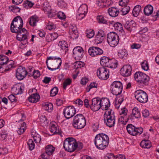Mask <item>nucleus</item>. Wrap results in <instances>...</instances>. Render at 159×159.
<instances>
[{"instance_id": "obj_1", "label": "nucleus", "mask_w": 159, "mask_h": 159, "mask_svg": "<svg viewBox=\"0 0 159 159\" xmlns=\"http://www.w3.org/2000/svg\"><path fill=\"white\" fill-rule=\"evenodd\" d=\"M23 22L22 19L19 16L15 17L11 25L10 29L12 33H17L16 39L21 41V43L25 45L28 43L27 40L28 33L24 28H22Z\"/></svg>"}, {"instance_id": "obj_2", "label": "nucleus", "mask_w": 159, "mask_h": 159, "mask_svg": "<svg viewBox=\"0 0 159 159\" xmlns=\"http://www.w3.org/2000/svg\"><path fill=\"white\" fill-rule=\"evenodd\" d=\"M109 143L108 135L103 133L97 134L95 138L94 144L96 147L100 150H103L107 147Z\"/></svg>"}, {"instance_id": "obj_3", "label": "nucleus", "mask_w": 159, "mask_h": 159, "mask_svg": "<svg viewBox=\"0 0 159 159\" xmlns=\"http://www.w3.org/2000/svg\"><path fill=\"white\" fill-rule=\"evenodd\" d=\"M63 148L65 150L69 152H74L78 146L75 139L73 138H68L64 141Z\"/></svg>"}, {"instance_id": "obj_4", "label": "nucleus", "mask_w": 159, "mask_h": 159, "mask_svg": "<svg viewBox=\"0 0 159 159\" xmlns=\"http://www.w3.org/2000/svg\"><path fill=\"white\" fill-rule=\"evenodd\" d=\"M86 124L85 117L82 114H78L74 117L72 125L75 128L77 129L83 128L85 126Z\"/></svg>"}, {"instance_id": "obj_5", "label": "nucleus", "mask_w": 159, "mask_h": 159, "mask_svg": "<svg viewBox=\"0 0 159 159\" xmlns=\"http://www.w3.org/2000/svg\"><path fill=\"white\" fill-rule=\"evenodd\" d=\"M134 77L136 81L143 86L148 84L149 77L144 73L140 71L137 72L134 74Z\"/></svg>"}, {"instance_id": "obj_6", "label": "nucleus", "mask_w": 159, "mask_h": 159, "mask_svg": "<svg viewBox=\"0 0 159 159\" xmlns=\"http://www.w3.org/2000/svg\"><path fill=\"white\" fill-rule=\"evenodd\" d=\"M104 116V120L107 125L110 127L113 126L115 122V117L114 112L112 113V110L106 111Z\"/></svg>"}, {"instance_id": "obj_7", "label": "nucleus", "mask_w": 159, "mask_h": 159, "mask_svg": "<svg viewBox=\"0 0 159 159\" xmlns=\"http://www.w3.org/2000/svg\"><path fill=\"white\" fill-rule=\"evenodd\" d=\"M119 38L118 35L115 32L108 33L107 36L108 43L111 47H115L118 43Z\"/></svg>"}, {"instance_id": "obj_8", "label": "nucleus", "mask_w": 159, "mask_h": 159, "mask_svg": "<svg viewBox=\"0 0 159 159\" xmlns=\"http://www.w3.org/2000/svg\"><path fill=\"white\" fill-rule=\"evenodd\" d=\"M110 87L112 93L115 95L120 94L122 91V84L120 81H114L111 84Z\"/></svg>"}, {"instance_id": "obj_9", "label": "nucleus", "mask_w": 159, "mask_h": 159, "mask_svg": "<svg viewBox=\"0 0 159 159\" xmlns=\"http://www.w3.org/2000/svg\"><path fill=\"white\" fill-rule=\"evenodd\" d=\"M134 97L139 102L144 103L148 100V97L147 93L141 90H136L134 93Z\"/></svg>"}, {"instance_id": "obj_10", "label": "nucleus", "mask_w": 159, "mask_h": 159, "mask_svg": "<svg viewBox=\"0 0 159 159\" xmlns=\"http://www.w3.org/2000/svg\"><path fill=\"white\" fill-rule=\"evenodd\" d=\"M97 74L98 78L101 80L107 79L109 77V71L104 66H102L97 70Z\"/></svg>"}, {"instance_id": "obj_11", "label": "nucleus", "mask_w": 159, "mask_h": 159, "mask_svg": "<svg viewBox=\"0 0 159 159\" xmlns=\"http://www.w3.org/2000/svg\"><path fill=\"white\" fill-rule=\"evenodd\" d=\"M76 113V110L74 107L71 106H69L66 107L63 111V114L67 119H69Z\"/></svg>"}, {"instance_id": "obj_12", "label": "nucleus", "mask_w": 159, "mask_h": 159, "mask_svg": "<svg viewBox=\"0 0 159 159\" xmlns=\"http://www.w3.org/2000/svg\"><path fill=\"white\" fill-rule=\"evenodd\" d=\"M103 51L99 47H92L89 49L88 53L91 56L94 57L100 55L103 53Z\"/></svg>"}, {"instance_id": "obj_13", "label": "nucleus", "mask_w": 159, "mask_h": 159, "mask_svg": "<svg viewBox=\"0 0 159 159\" xmlns=\"http://www.w3.org/2000/svg\"><path fill=\"white\" fill-rule=\"evenodd\" d=\"M92 104L90 106L91 109L95 111L98 110L101 108V102L99 98H94L92 100Z\"/></svg>"}, {"instance_id": "obj_14", "label": "nucleus", "mask_w": 159, "mask_h": 159, "mask_svg": "<svg viewBox=\"0 0 159 159\" xmlns=\"http://www.w3.org/2000/svg\"><path fill=\"white\" fill-rule=\"evenodd\" d=\"M27 74L25 67L20 66L16 70V76L18 80H21L26 77Z\"/></svg>"}, {"instance_id": "obj_15", "label": "nucleus", "mask_w": 159, "mask_h": 159, "mask_svg": "<svg viewBox=\"0 0 159 159\" xmlns=\"http://www.w3.org/2000/svg\"><path fill=\"white\" fill-rule=\"evenodd\" d=\"M24 86L23 84H19L14 85L12 88V90L15 95H17L21 94L24 90Z\"/></svg>"}, {"instance_id": "obj_16", "label": "nucleus", "mask_w": 159, "mask_h": 159, "mask_svg": "<svg viewBox=\"0 0 159 159\" xmlns=\"http://www.w3.org/2000/svg\"><path fill=\"white\" fill-rule=\"evenodd\" d=\"M132 70L131 67L129 65H125L120 70V73L124 76H129Z\"/></svg>"}, {"instance_id": "obj_17", "label": "nucleus", "mask_w": 159, "mask_h": 159, "mask_svg": "<svg viewBox=\"0 0 159 159\" xmlns=\"http://www.w3.org/2000/svg\"><path fill=\"white\" fill-rule=\"evenodd\" d=\"M73 52V56L75 58L80 59L82 57L83 50L81 47L78 46L75 48Z\"/></svg>"}, {"instance_id": "obj_18", "label": "nucleus", "mask_w": 159, "mask_h": 159, "mask_svg": "<svg viewBox=\"0 0 159 159\" xmlns=\"http://www.w3.org/2000/svg\"><path fill=\"white\" fill-rule=\"evenodd\" d=\"M95 42L97 44L101 43L105 38L104 32L102 30H100L95 37Z\"/></svg>"}, {"instance_id": "obj_19", "label": "nucleus", "mask_w": 159, "mask_h": 159, "mask_svg": "<svg viewBox=\"0 0 159 159\" xmlns=\"http://www.w3.org/2000/svg\"><path fill=\"white\" fill-rule=\"evenodd\" d=\"M108 11L110 16L112 17L117 16L119 14V9L114 7L109 8Z\"/></svg>"}, {"instance_id": "obj_20", "label": "nucleus", "mask_w": 159, "mask_h": 159, "mask_svg": "<svg viewBox=\"0 0 159 159\" xmlns=\"http://www.w3.org/2000/svg\"><path fill=\"white\" fill-rule=\"evenodd\" d=\"M127 131L129 134L133 135L136 136V127L132 124H129L126 127Z\"/></svg>"}, {"instance_id": "obj_21", "label": "nucleus", "mask_w": 159, "mask_h": 159, "mask_svg": "<svg viewBox=\"0 0 159 159\" xmlns=\"http://www.w3.org/2000/svg\"><path fill=\"white\" fill-rule=\"evenodd\" d=\"M40 99L39 94L36 93H33L28 98L29 102L32 103H36L38 102Z\"/></svg>"}, {"instance_id": "obj_22", "label": "nucleus", "mask_w": 159, "mask_h": 159, "mask_svg": "<svg viewBox=\"0 0 159 159\" xmlns=\"http://www.w3.org/2000/svg\"><path fill=\"white\" fill-rule=\"evenodd\" d=\"M153 10L152 6L151 5H148L144 8V13L145 15L149 16L152 13Z\"/></svg>"}, {"instance_id": "obj_23", "label": "nucleus", "mask_w": 159, "mask_h": 159, "mask_svg": "<svg viewBox=\"0 0 159 159\" xmlns=\"http://www.w3.org/2000/svg\"><path fill=\"white\" fill-rule=\"evenodd\" d=\"M135 23L134 21L131 20L130 21H127L125 24V28L128 31L131 32L132 30V27H135Z\"/></svg>"}, {"instance_id": "obj_24", "label": "nucleus", "mask_w": 159, "mask_h": 159, "mask_svg": "<svg viewBox=\"0 0 159 159\" xmlns=\"http://www.w3.org/2000/svg\"><path fill=\"white\" fill-rule=\"evenodd\" d=\"M50 131L54 134H58L61 135V131L60 128L58 127L57 128L56 127L55 125L52 124L50 129Z\"/></svg>"}, {"instance_id": "obj_25", "label": "nucleus", "mask_w": 159, "mask_h": 159, "mask_svg": "<svg viewBox=\"0 0 159 159\" xmlns=\"http://www.w3.org/2000/svg\"><path fill=\"white\" fill-rule=\"evenodd\" d=\"M140 146L143 148H149L151 147V143L148 140H142L140 144Z\"/></svg>"}, {"instance_id": "obj_26", "label": "nucleus", "mask_w": 159, "mask_h": 159, "mask_svg": "<svg viewBox=\"0 0 159 159\" xmlns=\"http://www.w3.org/2000/svg\"><path fill=\"white\" fill-rule=\"evenodd\" d=\"M117 62L114 59H110L109 63L106 65V66L111 68H115L117 67Z\"/></svg>"}, {"instance_id": "obj_27", "label": "nucleus", "mask_w": 159, "mask_h": 159, "mask_svg": "<svg viewBox=\"0 0 159 159\" xmlns=\"http://www.w3.org/2000/svg\"><path fill=\"white\" fill-rule=\"evenodd\" d=\"M39 21L38 18L36 16H34L31 17L29 20L30 25L32 26L36 25V23Z\"/></svg>"}, {"instance_id": "obj_28", "label": "nucleus", "mask_w": 159, "mask_h": 159, "mask_svg": "<svg viewBox=\"0 0 159 159\" xmlns=\"http://www.w3.org/2000/svg\"><path fill=\"white\" fill-rule=\"evenodd\" d=\"M31 135L33 137L34 142L36 143H39L40 142L41 138V136L38 133L35 132H32Z\"/></svg>"}, {"instance_id": "obj_29", "label": "nucleus", "mask_w": 159, "mask_h": 159, "mask_svg": "<svg viewBox=\"0 0 159 159\" xmlns=\"http://www.w3.org/2000/svg\"><path fill=\"white\" fill-rule=\"evenodd\" d=\"M55 148L51 145H47L46 147V153L48 156L52 155L54 151Z\"/></svg>"}, {"instance_id": "obj_30", "label": "nucleus", "mask_w": 159, "mask_h": 159, "mask_svg": "<svg viewBox=\"0 0 159 159\" xmlns=\"http://www.w3.org/2000/svg\"><path fill=\"white\" fill-rule=\"evenodd\" d=\"M9 58L6 56L0 55V65H3L7 64L9 62Z\"/></svg>"}, {"instance_id": "obj_31", "label": "nucleus", "mask_w": 159, "mask_h": 159, "mask_svg": "<svg viewBox=\"0 0 159 159\" xmlns=\"http://www.w3.org/2000/svg\"><path fill=\"white\" fill-rule=\"evenodd\" d=\"M141 7L140 5H137L135 6L133 11V15L135 17H137L139 12L141 11Z\"/></svg>"}, {"instance_id": "obj_32", "label": "nucleus", "mask_w": 159, "mask_h": 159, "mask_svg": "<svg viewBox=\"0 0 159 159\" xmlns=\"http://www.w3.org/2000/svg\"><path fill=\"white\" fill-rule=\"evenodd\" d=\"M71 34V37L73 39H76L78 37V30L75 27H73L71 29V31H70Z\"/></svg>"}, {"instance_id": "obj_33", "label": "nucleus", "mask_w": 159, "mask_h": 159, "mask_svg": "<svg viewBox=\"0 0 159 159\" xmlns=\"http://www.w3.org/2000/svg\"><path fill=\"white\" fill-rule=\"evenodd\" d=\"M43 106L44 109L48 112H51L53 109V105L50 103L43 104Z\"/></svg>"}, {"instance_id": "obj_34", "label": "nucleus", "mask_w": 159, "mask_h": 159, "mask_svg": "<svg viewBox=\"0 0 159 159\" xmlns=\"http://www.w3.org/2000/svg\"><path fill=\"white\" fill-rule=\"evenodd\" d=\"M58 46L62 50H65V52H67L68 49L67 44H66V42L64 41H61L59 42L58 43Z\"/></svg>"}, {"instance_id": "obj_35", "label": "nucleus", "mask_w": 159, "mask_h": 159, "mask_svg": "<svg viewBox=\"0 0 159 159\" xmlns=\"http://www.w3.org/2000/svg\"><path fill=\"white\" fill-rule=\"evenodd\" d=\"M128 54L127 51L125 49H122L119 50L118 52V57L121 59L125 58V57H127Z\"/></svg>"}, {"instance_id": "obj_36", "label": "nucleus", "mask_w": 159, "mask_h": 159, "mask_svg": "<svg viewBox=\"0 0 159 159\" xmlns=\"http://www.w3.org/2000/svg\"><path fill=\"white\" fill-rule=\"evenodd\" d=\"M133 116L135 118H139L140 117V113L138 108L134 107L132 110V116Z\"/></svg>"}, {"instance_id": "obj_37", "label": "nucleus", "mask_w": 159, "mask_h": 159, "mask_svg": "<svg viewBox=\"0 0 159 159\" xmlns=\"http://www.w3.org/2000/svg\"><path fill=\"white\" fill-rule=\"evenodd\" d=\"M25 125L26 124L25 122H23L21 124V126L18 128V130H17V132L19 134L21 135L25 132L26 129Z\"/></svg>"}, {"instance_id": "obj_38", "label": "nucleus", "mask_w": 159, "mask_h": 159, "mask_svg": "<svg viewBox=\"0 0 159 159\" xmlns=\"http://www.w3.org/2000/svg\"><path fill=\"white\" fill-rule=\"evenodd\" d=\"M110 59L106 57H102L100 59V64L102 65V66H106V65L109 63Z\"/></svg>"}, {"instance_id": "obj_39", "label": "nucleus", "mask_w": 159, "mask_h": 159, "mask_svg": "<svg viewBox=\"0 0 159 159\" xmlns=\"http://www.w3.org/2000/svg\"><path fill=\"white\" fill-rule=\"evenodd\" d=\"M114 27L115 30L119 31H121V32L124 31L123 27L121 24L118 22H116L115 24L114 25Z\"/></svg>"}, {"instance_id": "obj_40", "label": "nucleus", "mask_w": 159, "mask_h": 159, "mask_svg": "<svg viewBox=\"0 0 159 159\" xmlns=\"http://www.w3.org/2000/svg\"><path fill=\"white\" fill-rule=\"evenodd\" d=\"M88 10V7L86 4H82L78 9V12H83L84 13H87Z\"/></svg>"}, {"instance_id": "obj_41", "label": "nucleus", "mask_w": 159, "mask_h": 159, "mask_svg": "<svg viewBox=\"0 0 159 159\" xmlns=\"http://www.w3.org/2000/svg\"><path fill=\"white\" fill-rule=\"evenodd\" d=\"M34 5V3L27 0L23 4V6L24 7L28 9L32 7Z\"/></svg>"}, {"instance_id": "obj_42", "label": "nucleus", "mask_w": 159, "mask_h": 159, "mask_svg": "<svg viewBox=\"0 0 159 159\" xmlns=\"http://www.w3.org/2000/svg\"><path fill=\"white\" fill-rule=\"evenodd\" d=\"M57 59V62L58 61L59 63V64L57 67V69H59L60 68L61 64V58L59 57H47V59L46 61H48L49 60H55Z\"/></svg>"}, {"instance_id": "obj_43", "label": "nucleus", "mask_w": 159, "mask_h": 159, "mask_svg": "<svg viewBox=\"0 0 159 159\" xmlns=\"http://www.w3.org/2000/svg\"><path fill=\"white\" fill-rule=\"evenodd\" d=\"M130 10V8L128 6H124L121 9V11L122 12V15H125L127 14Z\"/></svg>"}, {"instance_id": "obj_44", "label": "nucleus", "mask_w": 159, "mask_h": 159, "mask_svg": "<svg viewBox=\"0 0 159 159\" xmlns=\"http://www.w3.org/2000/svg\"><path fill=\"white\" fill-rule=\"evenodd\" d=\"M9 8L10 11H13L15 13L20 12V10L19 7L16 6L9 7Z\"/></svg>"}, {"instance_id": "obj_45", "label": "nucleus", "mask_w": 159, "mask_h": 159, "mask_svg": "<svg viewBox=\"0 0 159 159\" xmlns=\"http://www.w3.org/2000/svg\"><path fill=\"white\" fill-rule=\"evenodd\" d=\"M29 149L30 150H33L34 148L35 144L32 139H29L27 143Z\"/></svg>"}, {"instance_id": "obj_46", "label": "nucleus", "mask_w": 159, "mask_h": 159, "mask_svg": "<svg viewBox=\"0 0 159 159\" xmlns=\"http://www.w3.org/2000/svg\"><path fill=\"white\" fill-rule=\"evenodd\" d=\"M94 35V31L92 30H88L86 31V36L89 39L93 37Z\"/></svg>"}, {"instance_id": "obj_47", "label": "nucleus", "mask_w": 159, "mask_h": 159, "mask_svg": "<svg viewBox=\"0 0 159 159\" xmlns=\"http://www.w3.org/2000/svg\"><path fill=\"white\" fill-rule=\"evenodd\" d=\"M98 22L100 23L107 24V20L102 16H100L97 17Z\"/></svg>"}, {"instance_id": "obj_48", "label": "nucleus", "mask_w": 159, "mask_h": 159, "mask_svg": "<svg viewBox=\"0 0 159 159\" xmlns=\"http://www.w3.org/2000/svg\"><path fill=\"white\" fill-rule=\"evenodd\" d=\"M142 68L145 71H147L149 69L147 61L145 60L141 63Z\"/></svg>"}, {"instance_id": "obj_49", "label": "nucleus", "mask_w": 159, "mask_h": 159, "mask_svg": "<svg viewBox=\"0 0 159 159\" xmlns=\"http://www.w3.org/2000/svg\"><path fill=\"white\" fill-rule=\"evenodd\" d=\"M58 34L57 33H54L53 34H51L48 35V37L50 39H48V42H50L52 41H53L55 39H56L58 37Z\"/></svg>"}, {"instance_id": "obj_50", "label": "nucleus", "mask_w": 159, "mask_h": 159, "mask_svg": "<svg viewBox=\"0 0 159 159\" xmlns=\"http://www.w3.org/2000/svg\"><path fill=\"white\" fill-rule=\"evenodd\" d=\"M48 16L49 17L51 18L55 17L56 15L57 16V11L55 10L51 9V10L49 11V12H48Z\"/></svg>"}, {"instance_id": "obj_51", "label": "nucleus", "mask_w": 159, "mask_h": 159, "mask_svg": "<svg viewBox=\"0 0 159 159\" xmlns=\"http://www.w3.org/2000/svg\"><path fill=\"white\" fill-rule=\"evenodd\" d=\"M84 65V63L82 61H76L75 63V64L74 65L75 68V69L80 68L82 67H83Z\"/></svg>"}, {"instance_id": "obj_52", "label": "nucleus", "mask_w": 159, "mask_h": 159, "mask_svg": "<svg viewBox=\"0 0 159 159\" xmlns=\"http://www.w3.org/2000/svg\"><path fill=\"white\" fill-rule=\"evenodd\" d=\"M58 92V89L56 87H54L50 92V95L52 97L55 96Z\"/></svg>"}, {"instance_id": "obj_53", "label": "nucleus", "mask_w": 159, "mask_h": 159, "mask_svg": "<svg viewBox=\"0 0 159 159\" xmlns=\"http://www.w3.org/2000/svg\"><path fill=\"white\" fill-rule=\"evenodd\" d=\"M71 80L69 78L66 80L63 83V88L64 89H66L67 86L69 85L71 83Z\"/></svg>"}, {"instance_id": "obj_54", "label": "nucleus", "mask_w": 159, "mask_h": 159, "mask_svg": "<svg viewBox=\"0 0 159 159\" xmlns=\"http://www.w3.org/2000/svg\"><path fill=\"white\" fill-rule=\"evenodd\" d=\"M57 16L58 18L61 20L64 19L66 17L65 14L63 12L61 11L57 13Z\"/></svg>"}, {"instance_id": "obj_55", "label": "nucleus", "mask_w": 159, "mask_h": 159, "mask_svg": "<svg viewBox=\"0 0 159 159\" xmlns=\"http://www.w3.org/2000/svg\"><path fill=\"white\" fill-rule=\"evenodd\" d=\"M56 28L55 25L52 23H49L47 25L46 28L49 30L55 29Z\"/></svg>"}, {"instance_id": "obj_56", "label": "nucleus", "mask_w": 159, "mask_h": 159, "mask_svg": "<svg viewBox=\"0 0 159 159\" xmlns=\"http://www.w3.org/2000/svg\"><path fill=\"white\" fill-rule=\"evenodd\" d=\"M78 14L76 15L77 18L79 20H81L85 16L86 13H84L83 12H78Z\"/></svg>"}, {"instance_id": "obj_57", "label": "nucleus", "mask_w": 159, "mask_h": 159, "mask_svg": "<svg viewBox=\"0 0 159 159\" xmlns=\"http://www.w3.org/2000/svg\"><path fill=\"white\" fill-rule=\"evenodd\" d=\"M129 2V0H121L119 2V5L122 7L127 6V4H128Z\"/></svg>"}, {"instance_id": "obj_58", "label": "nucleus", "mask_w": 159, "mask_h": 159, "mask_svg": "<svg viewBox=\"0 0 159 159\" xmlns=\"http://www.w3.org/2000/svg\"><path fill=\"white\" fill-rule=\"evenodd\" d=\"M40 75V72L38 70H34L33 72V76L35 79L37 78Z\"/></svg>"}, {"instance_id": "obj_59", "label": "nucleus", "mask_w": 159, "mask_h": 159, "mask_svg": "<svg viewBox=\"0 0 159 159\" xmlns=\"http://www.w3.org/2000/svg\"><path fill=\"white\" fill-rule=\"evenodd\" d=\"M8 98L11 102H16L17 101L16 98L13 94H11L8 97Z\"/></svg>"}, {"instance_id": "obj_60", "label": "nucleus", "mask_w": 159, "mask_h": 159, "mask_svg": "<svg viewBox=\"0 0 159 159\" xmlns=\"http://www.w3.org/2000/svg\"><path fill=\"white\" fill-rule=\"evenodd\" d=\"M51 9V6L48 4H46V5H43V9L45 11H47L48 13L49 12Z\"/></svg>"}, {"instance_id": "obj_61", "label": "nucleus", "mask_w": 159, "mask_h": 159, "mask_svg": "<svg viewBox=\"0 0 159 159\" xmlns=\"http://www.w3.org/2000/svg\"><path fill=\"white\" fill-rule=\"evenodd\" d=\"M107 102H105V107H103L102 110H107L108 108L110 107V102L109 100L107 98Z\"/></svg>"}, {"instance_id": "obj_62", "label": "nucleus", "mask_w": 159, "mask_h": 159, "mask_svg": "<svg viewBox=\"0 0 159 159\" xmlns=\"http://www.w3.org/2000/svg\"><path fill=\"white\" fill-rule=\"evenodd\" d=\"M66 3L62 0H58V5L60 7H65Z\"/></svg>"}, {"instance_id": "obj_63", "label": "nucleus", "mask_w": 159, "mask_h": 159, "mask_svg": "<svg viewBox=\"0 0 159 159\" xmlns=\"http://www.w3.org/2000/svg\"><path fill=\"white\" fill-rule=\"evenodd\" d=\"M100 102H101L100 104L101 106V108L102 110L103 107H105L106 106L105 102H107V98L102 99H100Z\"/></svg>"}, {"instance_id": "obj_64", "label": "nucleus", "mask_w": 159, "mask_h": 159, "mask_svg": "<svg viewBox=\"0 0 159 159\" xmlns=\"http://www.w3.org/2000/svg\"><path fill=\"white\" fill-rule=\"evenodd\" d=\"M8 149L6 148H0V153L1 154H4L7 153Z\"/></svg>"}]
</instances>
